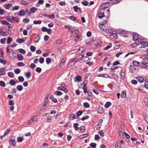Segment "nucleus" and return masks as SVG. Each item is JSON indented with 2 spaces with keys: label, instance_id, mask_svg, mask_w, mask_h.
Wrapping results in <instances>:
<instances>
[{
  "label": "nucleus",
  "instance_id": "nucleus-44",
  "mask_svg": "<svg viewBox=\"0 0 148 148\" xmlns=\"http://www.w3.org/2000/svg\"><path fill=\"white\" fill-rule=\"evenodd\" d=\"M105 16V15L103 13H100L99 14L98 17L99 18L101 19L103 17Z\"/></svg>",
  "mask_w": 148,
  "mask_h": 148
},
{
  "label": "nucleus",
  "instance_id": "nucleus-20",
  "mask_svg": "<svg viewBox=\"0 0 148 148\" xmlns=\"http://www.w3.org/2000/svg\"><path fill=\"white\" fill-rule=\"evenodd\" d=\"M25 12L23 10H21L19 13L18 14V15L19 16H23L25 15Z\"/></svg>",
  "mask_w": 148,
  "mask_h": 148
},
{
  "label": "nucleus",
  "instance_id": "nucleus-4",
  "mask_svg": "<svg viewBox=\"0 0 148 148\" xmlns=\"http://www.w3.org/2000/svg\"><path fill=\"white\" fill-rule=\"evenodd\" d=\"M44 16L50 18L51 19H54L55 18V16L54 14H51V15H49L47 14H44L43 15Z\"/></svg>",
  "mask_w": 148,
  "mask_h": 148
},
{
  "label": "nucleus",
  "instance_id": "nucleus-50",
  "mask_svg": "<svg viewBox=\"0 0 148 148\" xmlns=\"http://www.w3.org/2000/svg\"><path fill=\"white\" fill-rule=\"evenodd\" d=\"M90 145L91 147L95 148L96 147L97 144L96 143H91Z\"/></svg>",
  "mask_w": 148,
  "mask_h": 148
},
{
  "label": "nucleus",
  "instance_id": "nucleus-37",
  "mask_svg": "<svg viewBox=\"0 0 148 148\" xmlns=\"http://www.w3.org/2000/svg\"><path fill=\"white\" fill-rule=\"evenodd\" d=\"M0 22H1V23L3 25H10V24L8 22L5 20H3L2 21H0Z\"/></svg>",
  "mask_w": 148,
  "mask_h": 148
},
{
  "label": "nucleus",
  "instance_id": "nucleus-43",
  "mask_svg": "<svg viewBox=\"0 0 148 148\" xmlns=\"http://www.w3.org/2000/svg\"><path fill=\"white\" fill-rule=\"evenodd\" d=\"M10 85L12 86L16 84V82L13 80H11L10 82Z\"/></svg>",
  "mask_w": 148,
  "mask_h": 148
},
{
  "label": "nucleus",
  "instance_id": "nucleus-56",
  "mask_svg": "<svg viewBox=\"0 0 148 148\" xmlns=\"http://www.w3.org/2000/svg\"><path fill=\"white\" fill-rule=\"evenodd\" d=\"M10 129H8L5 132L4 136H5L8 134L10 132Z\"/></svg>",
  "mask_w": 148,
  "mask_h": 148
},
{
  "label": "nucleus",
  "instance_id": "nucleus-30",
  "mask_svg": "<svg viewBox=\"0 0 148 148\" xmlns=\"http://www.w3.org/2000/svg\"><path fill=\"white\" fill-rule=\"evenodd\" d=\"M98 112L100 114H102L103 112V108L102 107H99L98 109Z\"/></svg>",
  "mask_w": 148,
  "mask_h": 148
},
{
  "label": "nucleus",
  "instance_id": "nucleus-28",
  "mask_svg": "<svg viewBox=\"0 0 148 148\" xmlns=\"http://www.w3.org/2000/svg\"><path fill=\"white\" fill-rule=\"evenodd\" d=\"M111 104V103L109 101L107 102L105 105V107L106 108H107L110 106Z\"/></svg>",
  "mask_w": 148,
  "mask_h": 148
},
{
  "label": "nucleus",
  "instance_id": "nucleus-3",
  "mask_svg": "<svg viewBox=\"0 0 148 148\" xmlns=\"http://www.w3.org/2000/svg\"><path fill=\"white\" fill-rule=\"evenodd\" d=\"M8 104L9 105H10L11 106L10 107V110L12 111L14 109V103L13 101L12 100H10L8 102Z\"/></svg>",
  "mask_w": 148,
  "mask_h": 148
},
{
  "label": "nucleus",
  "instance_id": "nucleus-7",
  "mask_svg": "<svg viewBox=\"0 0 148 148\" xmlns=\"http://www.w3.org/2000/svg\"><path fill=\"white\" fill-rule=\"evenodd\" d=\"M135 41L136 44L138 45L140 44L141 45L143 42V40L139 38H138L136 40H135Z\"/></svg>",
  "mask_w": 148,
  "mask_h": 148
},
{
  "label": "nucleus",
  "instance_id": "nucleus-9",
  "mask_svg": "<svg viewBox=\"0 0 148 148\" xmlns=\"http://www.w3.org/2000/svg\"><path fill=\"white\" fill-rule=\"evenodd\" d=\"M136 79L140 83H142L143 82L144 79V78L141 77H138L136 78Z\"/></svg>",
  "mask_w": 148,
  "mask_h": 148
},
{
  "label": "nucleus",
  "instance_id": "nucleus-32",
  "mask_svg": "<svg viewBox=\"0 0 148 148\" xmlns=\"http://www.w3.org/2000/svg\"><path fill=\"white\" fill-rule=\"evenodd\" d=\"M126 96V92L125 91H122L121 95V97L122 98H124Z\"/></svg>",
  "mask_w": 148,
  "mask_h": 148
},
{
  "label": "nucleus",
  "instance_id": "nucleus-64",
  "mask_svg": "<svg viewBox=\"0 0 148 148\" xmlns=\"http://www.w3.org/2000/svg\"><path fill=\"white\" fill-rule=\"evenodd\" d=\"M30 50L32 51H34L36 50L35 47L33 46H31L30 47Z\"/></svg>",
  "mask_w": 148,
  "mask_h": 148
},
{
  "label": "nucleus",
  "instance_id": "nucleus-23",
  "mask_svg": "<svg viewBox=\"0 0 148 148\" xmlns=\"http://www.w3.org/2000/svg\"><path fill=\"white\" fill-rule=\"evenodd\" d=\"M97 76L98 77H107L108 78H110V76L107 74L104 75L103 74H99L97 75Z\"/></svg>",
  "mask_w": 148,
  "mask_h": 148
},
{
  "label": "nucleus",
  "instance_id": "nucleus-36",
  "mask_svg": "<svg viewBox=\"0 0 148 148\" xmlns=\"http://www.w3.org/2000/svg\"><path fill=\"white\" fill-rule=\"evenodd\" d=\"M41 21L40 20L34 21H33V23L34 24H40L41 23Z\"/></svg>",
  "mask_w": 148,
  "mask_h": 148
},
{
  "label": "nucleus",
  "instance_id": "nucleus-62",
  "mask_svg": "<svg viewBox=\"0 0 148 148\" xmlns=\"http://www.w3.org/2000/svg\"><path fill=\"white\" fill-rule=\"evenodd\" d=\"M30 21L27 18H26L23 19V21L25 23H27Z\"/></svg>",
  "mask_w": 148,
  "mask_h": 148
},
{
  "label": "nucleus",
  "instance_id": "nucleus-21",
  "mask_svg": "<svg viewBox=\"0 0 148 148\" xmlns=\"http://www.w3.org/2000/svg\"><path fill=\"white\" fill-rule=\"evenodd\" d=\"M82 77L79 75H77L76 76V81H77L78 82H81L82 81Z\"/></svg>",
  "mask_w": 148,
  "mask_h": 148
},
{
  "label": "nucleus",
  "instance_id": "nucleus-14",
  "mask_svg": "<svg viewBox=\"0 0 148 148\" xmlns=\"http://www.w3.org/2000/svg\"><path fill=\"white\" fill-rule=\"evenodd\" d=\"M141 46L143 48L148 47V42H143V41L141 45Z\"/></svg>",
  "mask_w": 148,
  "mask_h": 148
},
{
  "label": "nucleus",
  "instance_id": "nucleus-39",
  "mask_svg": "<svg viewBox=\"0 0 148 148\" xmlns=\"http://www.w3.org/2000/svg\"><path fill=\"white\" fill-rule=\"evenodd\" d=\"M8 75L11 77H14V73L12 72H9L8 73Z\"/></svg>",
  "mask_w": 148,
  "mask_h": 148
},
{
  "label": "nucleus",
  "instance_id": "nucleus-59",
  "mask_svg": "<svg viewBox=\"0 0 148 148\" xmlns=\"http://www.w3.org/2000/svg\"><path fill=\"white\" fill-rule=\"evenodd\" d=\"M100 25L99 26V27L100 29L101 30H104V25H102L101 24V23H100Z\"/></svg>",
  "mask_w": 148,
  "mask_h": 148
},
{
  "label": "nucleus",
  "instance_id": "nucleus-35",
  "mask_svg": "<svg viewBox=\"0 0 148 148\" xmlns=\"http://www.w3.org/2000/svg\"><path fill=\"white\" fill-rule=\"evenodd\" d=\"M144 101L145 104L148 106V98L147 97L144 98Z\"/></svg>",
  "mask_w": 148,
  "mask_h": 148
},
{
  "label": "nucleus",
  "instance_id": "nucleus-1",
  "mask_svg": "<svg viewBox=\"0 0 148 148\" xmlns=\"http://www.w3.org/2000/svg\"><path fill=\"white\" fill-rule=\"evenodd\" d=\"M58 90L64 91L65 93L68 92V90L66 88V86L64 83L62 84L60 86L58 87Z\"/></svg>",
  "mask_w": 148,
  "mask_h": 148
},
{
  "label": "nucleus",
  "instance_id": "nucleus-13",
  "mask_svg": "<svg viewBox=\"0 0 148 148\" xmlns=\"http://www.w3.org/2000/svg\"><path fill=\"white\" fill-rule=\"evenodd\" d=\"M121 0H110V3H112L116 4L119 3Z\"/></svg>",
  "mask_w": 148,
  "mask_h": 148
},
{
  "label": "nucleus",
  "instance_id": "nucleus-52",
  "mask_svg": "<svg viewBox=\"0 0 148 148\" xmlns=\"http://www.w3.org/2000/svg\"><path fill=\"white\" fill-rule=\"evenodd\" d=\"M12 38L9 37L8 38L7 40V43L8 44H9L10 43V42H12Z\"/></svg>",
  "mask_w": 148,
  "mask_h": 148
},
{
  "label": "nucleus",
  "instance_id": "nucleus-49",
  "mask_svg": "<svg viewBox=\"0 0 148 148\" xmlns=\"http://www.w3.org/2000/svg\"><path fill=\"white\" fill-rule=\"evenodd\" d=\"M14 72L16 74H17L20 73L21 70L19 69H16L14 70Z\"/></svg>",
  "mask_w": 148,
  "mask_h": 148
},
{
  "label": "nucleus",
  "instance_id": "nucleus-54",
  "mask_svg": "<svg viewBox=\"0 0 148 148\" xmlns=\"http://www.w3.org/2000/svg\"><path fill=\"white\" fill-rule=\"evenodd\" d=\"M112 47V44L111 43H109V45H107V47L104 48V49L105 50H107L109 49Z\"/></svg>",
  "mask_w": 148,
  "mask_h": 148
},
{
  "label": "nucleus",
  "instance_id": "nucleus-6",
  "mask_svg": "<svg viewBox=\"0 0 148 148\" xmlns=\"http://www.w3.org/2000/svg\"><path fill=\"white\" fill-rule=\"evenodd\" d=\"M73 8L74 11L75 12H77L78 10H79L81 13H82V12L81 10V8H80L77 5H75L74 6Z\"/></svg>",
  "mask_w": 148,
  "mask_h": 148
},
{
  "label": "nucleus",
  "instance_id": "nucleus-42",
  "mask_svg": "<svg viewBox=\"0 0 148 148\" xmlns=\"http://www.w3.org/2000/svg\"><path fill=\"white\" fill-rule=\"evenodd\" d=\"M19 51L20 53L23 54H25L26 53V51H25V50L23 49H19Z\"/></svg>",
  "mask_w": 148,
  "mask_h": 148
},
{
  "label": "nucleus",
  "instance_id": "nucleus-17",
  "mask_svg": "<svg viewBox=\"0 0 148 148\" xmlns=\"http://www.w3.org/2000/svg\"><path fill=\"white\" fill-rule=\"evenodd\" d=\"M44 3V1L43 0H39L36 4V6L38 7L40 6V4H42Z\"/></svg>",
  "mask_w": 148,
  "mask_h": 148
},
{
  "label": "nucleus",
  "instance_id": "nucleus-31",
  "mask_svg": "<svg viewBox=\"0 0 148 148\" xmlns=\"http://www.w3.org/2000/svg\"><path fill=\"white\" fill-rule=\"evenodd\" d=\"M83 90H84V93H86L87 92V87L86 86V85L85 84H83Z\"/></svg>",
  "mask_w": 148,
  "mask_h": 148
},
{
  "label": "nucleus",
  "instance_id": "nucleus-8",
  "mask_svg": "<svg viewBox=\"0 0 148 148\" xmlns=\"http://www.w3.org/2000/svg\"><path fill=\"white\" fill-rule=\"evenodd\" d=\"M133 63L134 65L135 66L138 67L140 66V62L136 60H134L133 61Z\"/></svg>",
  "mask_w": 148,
  "mask_h": 148
},
{
  "label": "nucleus",
  "instance_id": "nucleus-25",
  "mask_svg": "<svg viewBox=\"0 0 148 148\" xmlns=\"http://www.w3.org/2000/svg\"><path fill=\"white\" fill-rule=\"evenodd\" d=\"M88 135L87 134H83L79 135L78 138L79 139L88 136Z\"/></svg>",
  "mask_w": 148,
  "mask_h": 148
},
{
  "label": "nucleus",
  "instance_id": "nucleus-55",
  "mask_svg": "<svg viewBox=\"0 0 148 148\" xmlns=\"http://www.w3.org/2000/svg\"><path fill=\"white\" fill-rule=\"evenodd\" d=\"M39 62L41 64H43L44 62V59L43 58H41L39 59Z\"/></svg>",
  "mask_w": 148,
  "mask_h": 148
},
{
  "label": "nucleus",
  "instance_id": "nucleus-2",
  "mask_svg": "<svg viewBox=\"0 0 148 148\" xmlns=\"http://www.w3.org/2000/svg\"><path fill=\"white\" fill-rule=\"evenodd\" d=\"M142 66L146 68L148 66V58H145L143 59V60L141 62Z\"/></svg>",
  "mask_w": 148,
  "mask_h": 148
},
{
  "label": "nucleus",
  "instance_id": "nucleus-40",
  "mask_svg": "<svg viewBox=\"0 0 148 148\" xmlns=\"http://www.w3.org/2000/svg\"><path fill=\"white\" fill-rule=\"evenodd\" d=\"M70 19L73 21L74 22H78V21L77 19L75 18V17L73 16H70Z\"/></svg>",
  "mask_w": 148,
  "mask_h": 148
},
{
  "label": "nucleus",
  "instance_id": "nucleus-15",
  "mask_svg": "<svg viewBox=\"0 0 148 148\" xmlns=\"http://www.w3.org/2000/svg\"><path fill=\"white\" fill-rule=\"evenodd\" d=\"M17 58L18 60L21 61L23 60V56L21 54H18Z\"/></svg>",
  "mask_w": 148,
  "mask_h": 148
},
{
  "label": "nucleus",
  "instance_id": "nucleus-61",
  "mask_svg": "<svg viewBox=\"0 0 148 148\" xmlns=\"http://www.w3.org/2000/svg\"><path fill=\"white\" fill-rule=\"evenodd\" d=\"M19 8V6H15L14 7H13L12 8V10H18Z\"/></svg>",
  "mask_w": 148,
  "mask_h": 148
},
{
  "label": "nucleus",
  "instance_id": "nucleus-34",
  "mask_svg": "<svg viewBox=\"0 0 148 148\" xmlns=\"http://www.w3.org/2000/svg\"><path fill=\"white\" fill-rule=\"evenodd\" d=\"M16 88L18 91H21L23 90V87L21 85H18L17 86Z\"/></svg>",
  "mask_w": 148,
  "mask_h": 148
},
{
  "label": "nucleus",
  "instance_id": "nucleus-47",
  "mask_svg": "<svg viewBox=\"0 0 148 148\" xmlns=\"http://www.w3.org/2000/svg\"><path fill=\"white\" fill-rule=\"evenodd\" d=\"M125 73L124 72L122 71H121L120 72V76L121 78L122 79H124L125 78L124 77Z\"/></svg>",
  "mask_w": 148,
  "mask_h": 148
},
{
  "label": "nucleus",
  "instance_id": "nucleus-10",
  "mask_svg": "<svg viewBox=\"0 0 148 148\" xmlns=\"http://www.w3.org/2000/svg\"><path fill=\"white\" fill-rule=\"evenodd\" d=\"M0 76L1 75H5V72L4 71L5 68H0Z\"/></svg>",
  "mask_w": 148,
  "mask_h": 148
},
{
  "label": "nucleus",
  "instance_id": "nucleus-27",
  "mask_svg": "<svg viewBox=\"0 0 148 148\" xmlns=\"http://www.w3.org/2000/svg\"><path fill=\"white\" fill-rule=\"evenodd\" d=\"M54 94L56 95L59 96L62 95V93L61 91L56 90L55 91Z\"/></svg>",
  "mask_w": 148,
  "mask_h": 148
},
{
  "label": "nucleus",
  "instance_id": "nucleus-46",
  "mask_svg": "<svg viewBox=\"0 0 148 148\" xmlns=\"http://www.w3.org/2000/svg\"><path fill=\"white\" fill-rule=\"evenodd\" d=\"M0 86L2 87H5V82L3 81H0Z\"/></svg>",
  "mask_w": 148,
  "mask_h": 148
},
{
  "label": "nucleus",
  "instance_id": "nucleus-12",
  "mask_svg": "<svg viewBox=\"0 0 148 148\" xmlns=\"http://www.w3.org/2000/svg\"><path fill=\"white\" fill-rule=\"evenodd\" d=\"M12 4L8 3L5 4L4 5V7L6 9H8L10 7H12Z\"/></svg>",
  "mask_w": 148,
  "mask_h": 148
},
{
  "label": "nucleus",
  "instance_id": "nucleus-57",
  "mask_svg": "<svg viewBox=\"0 0 148 148\" xmlns=\"http://www.w3.org/2000/svg\"><path fill=\"white\" fill-rule=\"evenodd\" d=\"M17 65L19 66H23L25 65V64L23 62H19L17 63Z\"/></svg>",
  "mask_w": 148,
  "mask_h": 148
},
{
  "label": "nucleus",
  "instance_id": "nucleus-16",
  "mask_svg": "<svg viewBox=\"0 0 148 148\" xmlns=\"http://www.w3.org/2000/svg\"><path fill=\"white\" fill-rule=\"evenodd\" d=\"M10 53H11L10 57L12 58H14L15 57H16V53L15 52L12 51L10 52Z\"/></svg>",
  "mask_w": 148,
  "mask_h": 148
},
{
  "label": "nucleus",
  "instance_id": "nucleus-48",
  "mask_svg": "<svg viewBox=\"0 0 148 148\" xmlns=\"http://www.w3.org/2000/svg\"><path fill=\"white\" fill-rule=\"evenodd\" d=\"M18 79L19 81L21 82H23L24 80V78L22 76H19L18 77Z\"/></svg>",
  "mask_w": 148,
  "mask_h": 148
},
{
  "label": "nucleus",
  "instance_id": "nucleus-63",
  "mask_svg": "<svg viewBox=\"0 0 148 148\" xmlns=\"http://www.w3.org/2000/svg\"><path fill=\"white\" fill-rule=\"evenodd\" d=\"M98 133L102 137L104 136L105 135L104 133L102 131H99Z\"/></svg>",
  "mask_w": 148,
  "mask_h": 148
},
{
  "label": "nucleus",
  "instance_id": "nucleus-24",
  "mask_svg": "<svg viewBox=\"0 0 148 148\" xmlns=\"http://www.w3.org/2000/svg\"><path fill=\"white\" fill-rule=\"evenodd\" d=\"M16 42L19 43H21L24 42L25 40L23 38H18L16 40Z\"/></svg>",
  "mask_w": 148,
  "mask_h": 148
},
{
  "label": "nucleus",
  "instance_id": "nucleus-22",
  "mask_svg": "<svg viewBox=\"0 0 148 148\" xmlns=\"http://www.w3.org/2000/svg\"><path fill=\"white\" fill-rule=\"evenodd\" d=\"M66 60V59H65V58H64L63 59L59 65V66L60 67H61L62 66L64 65V63L65 62Z\"/></svg>",
  "mask_w": 148,
  "mask_h": 148
},
{
  "label": "nucleus",
  "instance_id": "nucleus-45",
  "mask_svg": "<svg viewBox=\"0 0 148 148\" xmlns=\"http://www.w3.org/2000/svg\"><path fill=\"white\" fill-rule=\"evenodd\" d=\"M6 39L5 38L1 39L0 40V42L1 43L4 44L6 42Z\"/></svg>",
  "mask_w": 148,
  "mask_h": 148
},
{
  "label": "nucleus",
  "instance_id": "nucleus-53",
  "mask_svg": "<svg viewBox=\"0 0 148 148\" xmlns=\"http://www.w3.org/2000/svg\"><path fill=\"white\" fill-rule=\"evenodd\" d=\"M71 62H73V64H75L76 62H78V60H77V59H76V60H75L74 59H70Z\"/></svg>",
  "mask_w": 148,
  "mask_h": 148
},
{
  "label": "nucleus",
  "instance_id": "nucleus-38",
  "mask_svg": "<svg viewBox=\"0 0 148 148\" xmlns=\"http://www.w3.org/2000/svg\"><path fill=\"white\" fill-rule=\"evenodd\" d=\"M83 5L86 6L88 4V2L86 0H84L82 2Z\"/></svg>",
  "mask_w": 148,
  "mask_h": 148
},
{
  "label": "nucleus",
  "instance_id": "nucleus-60",
  "mask_svg": "<svg viewBox=\"0 0 148 148\" xmlns=\"http://www.w3.org/2000/svg\"><path fill=\"white\" fill-rule=\"evenodd\" d=\"M36 71L38 73H40L42 71V69L40 67H37L36 69Z\"/></svg>",
  "mask_w": 148,
  "mask_h": 148
},
{
  "label": "nucleus",
  "instance_id": "nucleus-29",
  "mask_svg": "<svg viewBox=\"0 0 148 148\" xmlns=\"http://www.w3.org/2000/svg\"><path fill=\"white\" fill-rule=\"evenodd\" d=\"M40 39V37L39 35L34 39V42L36 43H37Z\"/></svg>",
  "mask_w": 148,
  "mask_h": 148
},
{
  "label": "nucleus",
  "instance_id": "nucleus-41",
  "mask_svg": "<svg viewBox=\"0 0 148 148\" xmlns=\"http://www.w3.org/2000/svg\"><path fill=\"white\" fill-rule=\"evenodd\" d=\"M83 113L82 110H79L76 113V115L77 117H79Z\"/></svg>",
  "mask_w": 148,
  "mask_h": 148
},
{
  "label": "nucleus",
  "instance_id": "nucleus-11",
  "mask_svg": "<svg viewBox=\"0 0 148 148\" xmlns=\"http://www.w3.org/2000/svg\"><path fill=\"white\" fill-rule=\"evenodd\" d=\"M38 10V9L36 8H35V7H33L31 8L29 10L30 11V12H31V14L32 13H34L36 11H37Z\"/></svg>",
  "mask_w": 148,
  "mask_h": 148
},
{
  "label": "nucleus",
  "instance_id": "nucleus-5",
  "mask_svg": "<svg viewBox=\"0 0 148 148\" xmlns=\"http://www.w3.org/2000/svg\"><path fill=\"white\" fill-rule=\"evenodd\" d=\"M129 70L130 71L131 73H134L136 71V69L135 67L134 66H130L129 67Z\"/></svg>",
  "mask_w": 148,
  "mask_h": 148
},
{
  "label": "nucleus",
  "instance_id": "nucleus-51",
  "mask_svg": "<svg viewBox=\"0 0 148 148\" xmlns=\"http://www.w3.org/2000/svg\"><path fill=\"white\" fill-rule=\"evenodd\" d=\"M51 59L50 58H47L46 59V62L47 64H49L51 62Z\"/></svg>",
  "mask_w": 148,
  "mask_h": 148
},
{
  "label": "nucleus",
  "instance_id": "nucleus-18",
  "mask_svg": "<svg viewBox=\"0 0 148 148\" xmlns=\"http://www.w3.org/2000/svg\"><path fill=\"white\" fill-rule=\"evenodd\" d=\"M133 40L135 41L138 38V36L137 34L136 33H134L133 34Z\"/></svg>",
  "mask_w": 148,
  "mask_h": 148
},
{
  "label": "nucleus",
  "instance_id": "nucleus-58",
  "mask_svg": "<svg viewBox=\"0 0 148 148\" xmlns=\"http://www.w3.org/2000/svg\"><path fill=\"white\" fill-rule=\"evenodd\" d=\"M101 126V125L100 124H98L95 126V127L97 129V130H99Z\"/></svg>",
  "mask_w": 148,
  "mask_h": 148
},
{
  "label": "nucleus",
  "instance_id": "nucleus-19",
  "mask_svg": "<svg viewBox=\"0 0 148 148\" xmlns=\"http://www.w3.org/2000/svg\"><path fill=\"white\" fill-rule=\"evenodd\" d=\"M126 33V31H125L124 30H117L116 31V33L119 34H124Z\"/></svg>",
  "mask_w": 148,
  "mask_h": 148
},
{
  "label": "nucleus",
  "instance_id": "nucleus-26",
  "mask_svg": "<svg viewBox=\"0 0 148 148\" xmlns=\"http://www.w3.org/2000/svg\"><path fill=\"white\" fill-rule=\"evenodd\" d=\"M9 143L12 146H14L16 145V142L15 140H9Z\"/></svg>",
  "mask_w": 148,
  "mask_h": 148
},
{
  "label": "nucleus",
  "instance_id": "nucleus-33",
  "mask_svg": "<svg viewBox=\"0 0 148 148\" xmlns=\"http://www.w3.org/2000/svg\"><path fill=\"white\" fill-rule=\"evenodd\" d=\"M84 107L85 108H89L90 105L87 102H84L83 103Z\"/></svg>",
  "mask_w": 148,
  "mask_h": 148
}]
</instances>
